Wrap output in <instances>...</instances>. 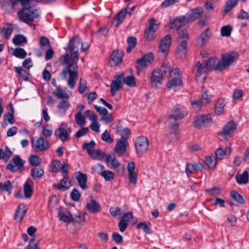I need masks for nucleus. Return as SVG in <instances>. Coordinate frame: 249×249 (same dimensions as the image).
Returning <instances> with one entry per match:
<instances>
[{"label": "nucleus", "instance_id": "nucleus-54", "mask_svg": "<svg viewBox=\"0 0 249 249\" xmlns=\"http://www.w3.org/2000/svg\"><path fill=\"white\" fill-rule=\"evenodd\" d=\"M159 71H161L162 75L165 74L168 72L169 76H170L171 72L172 71L171 70L170 65L169 63H164L160 67V69H158Z\"/></svg>", "mask_w": 249, "mask_h": 249}, {"label": "nucleus", "instance_id": "nucleus-32", "mask_svg": "<svg viewBox=\"0 0 249 249\" xmlns=\"http://www.w3.org/2000/svg\"><path fill=\"white\" fill-rule=\"evenodd\" d=\"M62 209V206H59L57 210H58V215L59 216V220L63 221L66 223L73 222L77 221L76 219H75L72 214H71L70 216L66 215L62 213L61 210Z\"/></svg>", "mask_w": 249, "mask_h": 249}, {"label": "nucleus", "instance_id": "nucleus-16", "mask_svg": "<svg viewBox=\"0 0 249 249\" xmlns=\"http://www.w3.org/2000/svg\"><path fill=\"white\" fill-rule=\"evenodd\" d=\"M186 17L183 16L182 17H178L174 19V21L171 23V28L173 29L175 28L177 31L178 35H180V33L187 32L185 30L184 27L182 26V24L186 22Z\"/></svg>", "mask_w": 249, "mask_h": 249}, {"label": "nucleus", "instance_id": "nucleus-51", "mask_svg": "<svg viewBox=\"0 0 249 249\" xmlns=\"http://www.w3.org/2000/svg\"><path fill=\"white\" fill-rule=\"evenodd\" d=\"M61 162L57 160L53 161L50 164L51 171L53 173H57L60 171Z\"/></svg>", "mask_w": 249, "mask_h": 249}, {"label": "nucleus", "instance_id": "nucleus-21", "mask_svg": "<svg viewBox=\"0 0 249 249\" xmlns=\"http://www.w3.org/2000/svg\"><path fill=\"white\" fill-rule=\"evenodd\" d=\"M91 158L94 160H103L106 158V160L107 163H109L111 159V154L107 155L105 153L99 149L93 150L89 155Z\"/></svg>", "mask_w": 249, "mask_h": 249}, {"label": "nucleus", "instance_id": "nucleus-60", "mask_svg": "<svg viewBox=\"0 0 249 249\" xmlns=\"http://www.w3.org/2000/svg\"><path fill=\"white\" fill-rule=\"evenodd\" d=\"M81 197V194L77 189L74 188L71 192V199L74 201H78L79 200Z\"/></svg>", "mask_w": 249, "mask_h": 249}, {"label": "nucleus", "instance_id": "nucleus-57", "mask_svg": "<svg viewBox=\"0 0 249 249\" xmlns=\"http://www.w3.org/2000/svg\"><path fill=\"white\" fill-rule=\"evenodd\" d=\"M70 103L68 100H62L57 105V107L59 109L63 110L64 113L70 107Z\"/></svg>", "mask_w": 249, "mask_h": 249}, {"label": "nucleus", "instance_id": "nucleus-20", "mask_svg": "<svg viewBox=\"0 0 249 249\" xmlns=\"http://www.w3.org/2000/svg\"><path fill=\"white\" fill-rule=\"evenodd\" d=\"M123 53L118 50L113 51L110 55L108 65L110 67L116 66L122 61Z\"/></svg>", "mask_w": 249, "mask_h": 249}, {"label": "nucleus", "instance_id": "nucleus-61", "mask_svg": "<svg viewBox=\"0 0 249 249\" xmlns=\"http://www.w3.org/2000/svg\"><path fill=\"white\" fill-rule=\"evenodd\" d=\"M52 133L53 131L52 130L51 126L47 124L43 128L42 133L45 137L47 138L50 137L52 135Z\"/></svg>", "mask_w": 249, "mask_h": 249}, {"label": "nucleus", "instance_id": "nucleus-19", "mask_svg": "<svg viewBox=\"0 0 249 249\" xmlns=\"http://www.w3.org/2000/svg\"><path fill=\"white\" fill-rule=\"evenodd\" d=\"M63 178L60 180V183L58 184H53L54 188L60 191H66L71 186V180L69 179L67 173H63Z\"/></svg>", "mask_w": 249, "mask_h": 249}, {"label": "nucleus", "instance_id": "nucleus-38", "mask_svg": "<svg viewBox=\"0 0 249 249\" xmlns=\"http://www.w3.org/2000/svg\"><path fill=\"white\" fill-rule=\"evenodd\" d=\"M205 164L208 169H214L217 164V160L215 157L213 155L206 157Z\"/></svg>", "mask_w": 249, "mask_h": 249}, {"label": "nucleus", "instance_id": "nucleus-9", "mask_svg": "<svg viewBox=\"0 0 249 249\" xmlns=\"http://www.w3.org/2000/svg\"><path fill=\"white\" fill-rule=\"evenodd\" d=\"M124 73H117L114 76V79L111 82L110 85V91L111 95L114 96L117 92L123 88V79Z\"/></svg>", "mask_w": 249, "mask_h": 249}, {"label": "nucleus", "instance_id": "nucleus-42", "mask_svg": "<svg viewBox=\"0 0 249 249\" xmlns=\"http://www.w3.org/2000/svg\"><path fill=\"white\" fill-rule=\"evenodd\" d=\"M225 106V102L222 99H219L217 101L215 105V113L216 115L221 114L224 110V107Z\"/></svg>", "mask_w": 249, "mask_h": 249}, {"label": "nucleus", "instance_id": "nucleus-49", "mask_svg": "<svg viewBox=\"0 0 249 249\" xmlns=\"http://www.w3.org/2000/svg\"><path fill=\"white\" fill-rule=\"evenodd\" d=\"M243 2H245L246 0H241ZM238 0H228L225 5L224 9L225 13L230 12L237 3Z\"/></svg>", "mask_w": 249, "mask_h": 249}, {"label": "nucleus", "instance_id": "nucleus-7", "mask_svg": "<svg viewBox=\"0 0 249 249\" xmlns=\"http://www.w3.org/2000/svg\"><path fill=\"white\" fill-rule=\"evenodd\" d=\"M149 147V141L144 136L137 137L135 142V147L136 153L141 156L145 153L148 150Z\"/></svg>", "mask_w": 249, "mask_h": 249}, {"label": "nucleus", "instance_id": "nucleus-10", "mask_svg": "<svg viewBox=\"0 0 249 249\" xmlns=\"http://www.w3.org/2000/svg\"><path fill=\"white\" fill-rule=\"evenodd\" d=\"M149 27L145 29L144 37L147 40L151 41L154 39V34L159 28V24L156 23V20L154 18L149 19Z\"/></svg>", "mask_w": 249, "mask_h": 249}, {"label": "nucleus", "instance_id": "nucleus-45", "mask_svg": "<svg viewBox=\"0 0 249 249\" xmlns=\"http://www.w3.org/2000/svg\"><path fill=\"white\" fill-rule=\"evenodd\" d=\"M231 196L237 202L241 204H244L246 201L243 196L237 192L232 191L231 192Z\"/></svg>", "mask_w": 249, "mask_h": 249}, {"label": "nucleus", "instance_id": "nucleus-17", "mask_svg": "<svg viewBox=\"0 0 249 249\" xmlns=\"http://www.w3.org/2000/svg\"><path fill=\"white\" fill-rule=\"evenodd\" d=\"M233 53L231 52L230 53H227L221 55V59L219 60V61L220 63V68L222 69V71L230 65L234 61L235 56L233 55Z\"/></svg>", "mask_w": 249, "mask_h": 249}, {"label": "nucleus", "instance_id": "nucleus-62", "mask_svg": "<svg viewBox=\"0 0 249 249\" xmlns=\"http://www.w3.org/2000/svg\"><path fill=\"white\" fill-rule=\"evenodd\" d=\"M180 0H164L161 4L160 7L162 8H167L175 3L178 2Z\"/></svg>", "mask_w": 249, "mask_h": 249}, {"label": "nucleus", "instance_id": "nucleus-13", "mask_svg": "<svg viewBox=\"0 0 249 249\" xmlns=\"http://www.w3.org/2000/svg\"><path fill=\"white\" fill-rule=\"evenodd\" d=\"M236 128V124L234 122L231 121L227 123L223 127L222 131L219 134L221 139L227 140L231 137V134L233 133Z\"/></svg>", "mask_w": 249, "mask_h": 249}, {"label": "nucleus", "instance_id": "nucleus-24", "mask_svg": "<svg viewBox=\"0 0 249 249\" xmlns=\"http://www.w3.org/2000/svg\"><path fill=\"white\" fill-rule=\"evenodd\" d=\"M205 64L207 68H208V70L209 71H222V69L220 68L221 66H220V63L219 60H218L217 57H210L206 62V63H205Z\"/></svg>", "mask_w": 249, "mask_h": 249}, {"label": "nucleus", "instance_id": "nucleus-18", "mask_svg": "<svg viewBox=\"0 0 249 249\" xmlns=\"http://www.w3.org/2000/svg\"><path fill=\"white\" fill-rule=\"evenodd\" d=\"M203 168V164L200 162H196L194 164L187 163L185 165V172L189 176L190 174L202 171Z\"/></svg>", "mask_w": 249, "mask_h": 249}, {"label": "nucleus", "instance_id": "nucleus-6", "mask_svg": "<svg viewBox=\"0 0 249 249\" xmlns=\"http://www.w3.org/2000/svg\"><path fill=\"white\" fill-rule=\"evenodd\" d=\"M181 72L179 69L175 68L171 72V79L166 83L167 88L171 89L178 86H182L183 83L180 77Z\"/></svg>", "mask_w": 249, "mask_h": 249}, {"label": "nucleus", "instance_id": "nucleus-15", "mask_svg": "<svg viewBox=\"0 0 249 249\" xmlns=\"http://www.w3.org/2000/svg\"><path fill=\"white\" fill-rule=\"evenodd\" d=\"M25 161L22 160L19 156L16 155L6 166V169L10 170L14 172L17 171L15 167H17L18 170L23 168Z\"/></svg>", "mask_w": 249, "mask_h": 249}, {"label": "nucleus", "instance_id": "nucleus-64", "mask_svg": "<svg viewBox=\"0 0 249 249\" xmlns=\"http://www.w3.org/2000/svg\"><path fill=\"white\" fill-rule=\"evenodd\" d=\"M112 238L113 240L118 244H120L123 242V236L119 233L114 232L112 233Z\"/></svg>", "mask_w": 249, "mask_h": 249}, {"label": "nucleus", "instance_id": "nucleus-25", "mask_svg": "<svg viewBox=\"0 0 249 249\" xmlns=\"http://www.w3.org/2000/svg\"><path fill=\"white\" fill-rule=\"evenodd\" d=\"M127 170L129 181L132 184H135L137 181V175L135 172V163L134 161H129L127 164Z\"/></svg>", "mask_w": 249, "mask_h": 249}, {"label": "nucleus", "instance_id": "nucleus-2", "mask_svg": "<svg viewBox=\"0 0 249 249\" xmlns=\"http://www.w3.org/2000/svg\"><path fill=\"white\" fill-rule=\"evenodd\" d=\"M28 0H21L22 9L18 12L17 15L19 21L26 23L30 26H33L35 29L36 25L32 22L40 16V9L39 7H36L37 3L27 7Z\"/></svg>", "mask_w": 249, "mask_h": 249}, {"label": "nucleus", "instance_id": "nucleus-35", "mask_svg": "<svg viewBox=\"0 0 249 249\" xmlns=\"http://www.w3.org/2000/svg\"><path fill=\"white\" fill-rule=\"evenodd\" d=\"M44 174L43 168L40 166L32 168L31 170V175L34 179L41 178Z\"/></svg>", "mask_w": 249, "mask_h": 249}, {"label": "nucleus", "instance_id": "nucleus-33", "mask_svg": "<svg viewBox=\"0 0 249 249\" xmlns=\"http://www.w3.org/2000/svg\"><path fill=\"white\" fill-rule=\"evenodd\" d=\"M231 149L229 147H225L223 149L222 148L217 149L215 152V157L216 159L222 160L224 156L231 154Z\"/></svg>", "mask_w": 249, "mask_h": 249}, {"label": "nucleus", "instance_id": "nucleus-52", "mask_svg": "<svg viewBox=\"0 0 249 249\" xmlns=\"http://www.w3.org/2000/svg\"><path fill=\"white\" fill-rule=\"evenodd\" d=\"M96 145L95 142L93 141H91L89 142H86L83 144L82 148L86 150L89 155L93 150L92 149Z\"/></svg>", "mask_w": 249, "mask_h": 249}, {"label": "nucleus", "instance_id": "nucleus-41", "mask_svg": "<svg viewBox=\"0 0 249 249\" xmlns=\"http://www.w3.org/2000/svg\"><path fill=\"white\" fill-rule=\"evenodd\" d=\"M126 141L120 139L116 144L115 146V151L119 154H122L126 151Z\"/></svg>", "mask_w": 249, "mask_h": 249}, {"label": "nucleus", "instance_id": "nucleus-47", "mask_svg": "<svg viewBox=\"0 0 249 249\" xmlns=\"http://www.w3.org/2000/svg\"><path fill=\"white\" fill-rule=\"evenodd\" d=\"M122 81L124 84H125L129 87H133L136 85L135 79L133 75H129L124 77V78Z\"/></svg>", "mask_w": 249, "mask_h": 249}, {"label": "nucleus", "instance_id": "nucleus-27", "mask_svg": "<svg viewBox=\"0 0 249 249\" xmlns=\"http://www.w3.org/2000/svg\"><path fill=\"white\" fill-rule=\"evenodd\" d=\"M86 209L90 213H96L101 210L100 204L94 199H91L86 205Z\"/></svg>", "mask_w": 249, "mask_h": 249}, {"label": "nucleus", "instance_id": "nucleus-28", "mask_svg": "<svg viewBox=\"0 0 249 249\" xmlns=\"http://www.w3.org/2000/svg\"><path fill=\"white\" fill-rule=\"evenodd\" d=\"M34 182L30 178H28L24 184V194L27 198H30L33 193Z\"/></svg>", "mask_w": 249, "mask_h": 249}, {"label": "nucleus", "instance_id": "nucleus-58", "mask_svg": "<svg viewBox=\"0 0 249 249\" xmlns=\"http://www.w3.org/2000/svg\"><path fill=\"white\" fill-rule=\"evenodd\" d=\"M53 94L56 96L57 97L62 99V98H66L68 99L69 97V95L65 92L63 90L61 89L57 88V90L56 91L53 92Z\"/></svg>", "mask_w": 249, "mask_h": 249}, {"label": "nucleus", "instance_id": "nucleus-34", "mask_svg": "<svg viewBox=\"0 0 249 249\" xmlns=\"http://www.w3.org/2000/svg\"><path fill=\"white\" fill-rule=\"evenodd\" d=\"M76 179L78 182L79 186L82 189L85 190V189L87 188V176L86 174L79 172L78 175L76 177Z\"/></svg>", "mask_w": 249, "mask_h": 249}, {"label": "nucleus", "instance_id": "nucleus-14", "mask_svg": "<svg viewBox=\"0 0 249 249\" xmlns=\"http://www.w3.org/2000/svg\"><path fill=\"white\" fill-rule=\"evenodd\" d=\"M209 115H198L195 117L194 125L195 127L200 128L209 125L211 123Z\"/></svg>", "mask_w": 249, "mask_h": 249}, {"label": "nucleus", "instance_id": "nucleus-29", "mask_svg": "<svg viewBox=\"0 0 249 249\" xmlns=\"http://www.w3.org/2000/svg\"><path fill=\"white\" fill-rule=\"evenodd\" d=\"M211 34L209 28H206L197 38V43L201 46H204L210 38Z\"/></svg>", "mask_w": 249, "mask_h": 249}, {"label": "nucleus", "instance_id": "nucleus-5", "mask_svg": "<svg viewBox=\"0 0 249 249\" xmlns=\"http://www.w3.org/2000/svg\"><path fill=\"white\" fill-rule=\"evenodd\" d=\"M80 38L78 35L74 36L70 40L68 48L71 50L70 60L77 62L78 60V47L80 44Z\"/></svg>", "mask_w": 249, "mask_h": 249}, {"label": "nucleus", "instance_id": "nucleus-11", "mask_svg": "<svg viewBox=\"0 0 249 249\" xmlns=\"http://www.w3.org/2000/svg\"><path fill=\"white\" fill-rule=\"evenodd\" d=\"M32 147L36 152L44 151L49 147V142L43 137H40L36 140L33 139L31 142Z\"/></svg>", "mask_w": 249, "mask_h": 249}, {"label": "nucleus", "instance_id": "nucleus-43", "mask_svg": "<svg viewBox=\"0 0 249 249\" xmlns=\"http://www.w3.org/2000/svg\"><path fill=\"white\" fill-rule=\"evenodd\" d=\"M15 69L18 74L19 78L25 81L29 79V73L25 70H23L22 67H15Z\"/></svg>", "mask_w": 249, "mask_h": 249}, {"label": "nucleus", "instance_id": "nucleus-50", "mask_svg": "<svg viewBox=\"0 0 249 249\" xmlns=\"http://www.w3.org/2000/svg\"><path fill=\"white\" fill-rule=\"evenodd\" d=\"M12 188L11 182L9 180L6 181L4 184L0 183V190L8 192L9 194L11 193Z\"/></svg>", "mask_w": 249, "mask_h": 249}, {"label": "nucleus", "instance_id": "nucleus-53", "mask_svg": "<svg viewBox=\"0 0 249 249\" xmlns=\"http://www.w3.org/2000/svg\"><path fill=\"white\" fill-rule=\"evenodd\" d=\"M29 161L31 165L37 166L40 163L41 160L36 155H31L29 157Z\"/></svg>", "mask_w": 249, "mask_h": 249}, {"label": "nucleus", "instance_id": "nucleus-1", "mask_svg": "<svg viewBox=\"0 0 249 249\" xmlns=\"http://www.w3.org/2000/svg\"><path fill=\"white\" fill-rule=\"evenodd\" d=\"M59 60L61 64L65 67L59 74L58 79L65 80L68 74L69 77L68 80V85L71 89L74 88L78 77V68L77 62L71 61L68 53H65L60 56Z\"/></svg>", "mask_w": 249, "mask_h": 249}, {"label": "nucleus", "instance_id": "nucleus-44", "mask_svg": "<svg viewBox=\"0 0 249 249\" xmlns=\"http://www.w3.org/2000/svg\"><path fill=\"white\" fill-rule=\"evenodd\" d=\"M13 42L15 45H20L22 43L26 44L27 40L25 36L21 34L16 35L13 39Z\"/></svg>", "mask_w": 249, "mask_h": 249}, {"label": "nucleus", "instance_id": "nucleus-40", "mask_svg": "<svg viewBox=\"0 0 249 249\" xmlns=\"http://www.w3.org/2000/svg\"><path fill=\"white\" fill-rule=\"evenodd\" d=\"M195 67L196 68V76H200L203 74H206L208 71L205 63L203 65L199 61L196 63Z\"/></svg>", "mask_w": 249, "mask_h": 249}, {"label": "nucleus", "instance_id": "nucleus-23", "mask_svg": "<svg viewBox=\"0 0 249 249\" xmlns=\"http://www.w3.org/2000/svg\"><path fill=\"white\" fill-rule=\"evenodd\" d=\"M38 0H29L27 2V7L30 6L34 3H37ZM18 2H19L21 5V0H6L3 1V6L7 7L11 9H13L17 5Z\"/></svg>", "mask_w": 249, "mask_h": 249}, {"label": "nucleus", "instance_id": "nucleus-8", "mask_svg": "<svg viewBox=\"0 0 249 249\" xmlns=\"http://www.w3.org/2000/svg\"><path fill=\"white\" fill-rule=\"evenodd\" d=\"M172 40L170 35H167L163 37L160 40L159 46V53L160 57L165 58L167 54Z\"/></svg>", "mask_w": 249, "mask_h": 249}, {"label": "nucleus", "instance_id": "nucleus-46", "mask_svg": "<svg viewBox=\"0 0 249 249\" xmlns=\"http://www.w3.org/2000/svg\"><path fill=\"white\" fill-rule=\"evenodd\" d=\"M236 182L238 184H247L249 182V174L247 171H245L238 178L236 177Z\"/></svg>", "mask_w": 249, "mask_h": 249}, {"label": "nucleus", "instance_id": "nucleus-30", "mask_svg": "<svg viewBox=\"0 0 249 249\" xmlns=\"http://www.w3.org/2000/svg\"><path fill=\"white\" fill-rule=\"evenodd\" d=\"M127 8L128 6H126L125 8L122 9L116 14L114 19V21H117L115 26H117L119 25L124 21L126 13H128L129 16L132 15V13L127 12Z\"/></svg>", "mask_w": 249, "mask_h": 249}, {"label": "nucleus", "instance_id": "nucleus-3", "mask_svg": "<svg viewBox=\"0 0 249 249\" xmlns=\"http://www.w3.org/2000/svg\"><path fill=\"white\" fill-rule=\"evenodd\" d=\"M187 114V112L183 108L178 106L174 107L171 113L167 117V121L170 124L171 132L170 134L173 135L172 139H178V120H181Z\"/></svg>", "mask_w": 249, "mask_h": 249}, {"label": "nucleus", "instance_id": "nucleus-39", "mask_svg": "<svg viewBox=\"0 0 249 249\" xmlns=\"http://www.w3.org/2000/svg\"><path fill=\"white\" fill-rule=\"evenodd\" d=\"M8 106L10 107V112H7L3 116L4 121H8L10 124H13L14 123L15 120L13 117L14 113V109L12 104H9Z\"/></svg>", "mask_w": 249, "mask_h": 249}, {"label": "nucleus", "instance_id": "nucleus-31", "mask_svg": "<svg viewBox=\"0 0 249 249\" xmlns=\"http://www.w3.org/2000/svg\"><path fill=\"white\" fill-rule=\"evenodd\" d=\"M127 8L128 6H126L125 8L122 9L116 14L114 19V21H117L115 26H117L119 25L124 21L126 13H128L129 16L132 15V13L127 12Z\"/></svg>", "mask_w": 249, "mask_h": 249}, {"label": "nucleus", "instance_id": "nucleus-37", "mask_svg": "<svg viewBox=\"0 0 249 249\" xmlns=\"http://www.w3.org/2000/svg\"><path fill=\"white\" fill-rule=\"evenodd\" d=\"M54 134L57 135L62 142H65L69 139L67 130L61 127H59L55 130Z\"/></svg>", "mask_w": 249, "mask_h": 249}, {"label": "nucleus", "instance_id": "nucleus-12", "mask_svg": "<svg viewBox=\"0 0 249 249\" xmlns=\"http://www.w3.org/2000/svg\"><path fill=\"white\" fill-rule=\"evenodd\" d=\"M154 54L152 53H148L143 55L141 58L136 61L137 65L136 68L138 70L145 68L148 65L152 63L154 60Z\"/></svg>", "mask_w": 249, "mask_h": 249}, {"label": "nucleus", "instance_id": "nucleus-26", "mask_svg": "<svg viewBox=\"0 0 249 249\" xmlns=\"http://www.w3.org/2000/svg\"><path fill=\"white\" fill-rule=\"evenodd\" d=\"M203 12L202 8H196L193 9L191 13L189 14H187L186 17V22H192L195 21L196 18L200 17Z\"/></svg>", "mask_w": 249, "mask_h": 249}, {"label": "nucleus", "instance_id": "nucleus-22", "mask_svg": "<svg viewBox=\"0 0 249 249\" xmlns=\"http://www.w3.org/2000/svg\"><path fill=\"white\" fill-rule=\"evenodd\" d=\"M163 78V75L161 71L157 70H155L152 71L150 78V82L152 87L157 88L158 85H161Z\"/></svg>", "mask_w": 249, "mask_h": 249}, {"label": "nucleus", "instance_id": "nucleus-56", "mask_svg": "<svg viewBox=\"0 0 249 249\" xmlns=\"http://www.w3.org/2000/svg\"><path fill=\"white\" fill-rule=\"evenodd\" d=\"M101 176L104 178L106 181H110L114 178V173L109 170H105L101 173Z\"/></svg>", "mask_w": 249, "mask_h": 249}, {"label": "nucleus", "instance_id": "nucleus-48", "mask_svg": "<svg viewBox=\"0 0 249 249\" xmlns=\"http://www.w3.org/2000/svg\"><path fill=\"white\" fill-rule=\"evenodd\" d=\"M13 54L18 58H24L27 55L26 52L21 48H16L13 52Z\"/></svg>", "mask_w": 249, "mask_h": 249}, {"label": "nucleus", "instance_id": "nucleus-4", "mask_svg": "<svg viewBox=\"0 0 249 249\" xmlns=\"http://www.w3.org/2000/svg\"><path fill=\"white\" fill-rule=\"evenodd\" d=\"M189 39L187 32H182L178 35L177 38L178 46L176 48V53L180 57L184 56L188 52V40Z\"/></svg>", "mask_w": 249, "mask_h": 249}, {"label": "nucleus", "instance_id": "nucleus-63", "mask_svg": "<svg viewBox=\"0 0 249 249\" xmlns=\"http://www.w3.org/2000/svg\"><path fill=\"white\" fill-rule=\"evenodd\" d=\"M202 104V101L200 99H196L191 103L193 107L196 112L200 110Z\"/></svg>", "mask_w": 249, "mask_h": 249}, {"label": "nucleus", "instance_id": "nucleus-59", "mask_svg": "<svg viewBox=\"0 0 249 249\" xmlns=\"http://www.w3.org/2000/svg\"><path fill=\"white\" fill-rule=\"evenodd\" d=\"M75 119L77 124L83 125L85 123V117L81 112H78L75 115Z\"/></svg>", "mask_w": 249, "mask_h": 249}, {"label": "nucleus", "instance_id": "nucleus-36", "mask_svg": "<svg viewBox=\"0 0 249 249\" xmlns=\"http://www.w3.org/2000/svg\"><path fill=\"white\" fill-rule=\"evenodd\" d=\"M13 152L7 146L5 147L4 151L0 148V160H3L5 162L9 160Z\"/></svg>", "mask_w": 249, "mask_h": 249}, {"label": "nucleus", "instance_id": "nucleus-55", "mask_svg": "<svg viewBox=\"0 0 249 249\" xmlns=\"http://www.w3.org/2000/svg\"><path fill=\"white\" fill-rule=\"evenodd\" d=\"M232 31V27L230 25H225L221 29V35L222 36H230Z\"/></svg>", "mask_w": 249, "mask_h": 249}]
</instances>
